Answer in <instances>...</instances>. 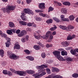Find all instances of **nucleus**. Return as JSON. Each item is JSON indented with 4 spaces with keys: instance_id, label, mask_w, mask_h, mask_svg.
Instances as JSON below:
<instances>
[{
    "instance_id": "4c0bfd02",
    "label": "nucleus",
    "mask_w": 78,
    "mask_h": 78,
    "mask_svg": "<svg viewBox=\"0 0 78 78\" xmlns=\"http://www.w3.org/2000/svg\"><path fill=\"white\" fill-rule=\"evenodd\" d=\"M35 11L36 12L38 13L39 12H44L43 10H35Z\"/></svg>"
},
{
    "instance_id": "f257e3e1",
    "label": "nucleus",
    "mask_w": 78,
    "mask_h": 78,
    "mask_svg": "<svg viewBox=\"0 0 78 78\" xmlns=\"http://www.w3.org/2000/svg\"><path fill=\"white\" fill-rule=\"evenodd\" d=\"M26 14L33 15L34 14V12L30 9H24V11L21 12L22 15L20 16L22 20L23 21H27V17L25 16Z\"/></svg>"
},
{
    "instance_id": "9d476101",
    "label": "nucleus",
    "mask_w": 78,
    "mask_h": 78,
    "mask_svg": "<svg viewBox=\"0 0 78 78\" xmlns=\"http://www.w3.org/2000/svg\"><path fill=\"white\" fill-rule=\"evenodd\" d=\"M57 58L59 61H66V58H63L62 56H61L60 55L57 57Z\"/></svg>"
},
{
    "instance_id": "c03bdc74",
    "label": "nucleus",
    "mask_w": 78,
    "mask_h": 78,
    "mask_svg": "<svg viewBox=\"0 0 78 78\" xmlns=\"http://www.w3.org/2000/svg\"><path fill=\"white\" fill-rule=\"evenodd\" d=\"M37 44H38V45H40L41 47H45V46L44 45V44H42L41 43H40V42H38V43H37Z\"/></svg>"
},
{
    "instance_id": "13d9d810",
    "label": "nucleus",
    "mask_w": 78,
    "mask_h": 78,
    "mask_svg": "<svg viewBox=\"0 0 78 78\" xmlns=\"http://www.w3.org/2000/svg\"><path fill=\"white\" fill-rule=\"evenodd\" d=\"M36 33L37 34L39 35V34H40L41 33V30H38L37 31H36Z\"/></svg>"
},
{
    "instance_id": "f704fd0d",
    "label": "nucleus",
    "mask_w": 78,
    "mask_h": 78,
    "mask_svg": "<svg viewBox=\"0 0 78 78\" xmlns=\"http://www.w3.org/2000/svg\"><path fill=\"white\" fill-rule=\"evenodd\" d=\"M7 55L8 56H9H9H11V55H12V52H11V51H7Z\"/></svg>"
},
{
    "instance_id": "49530a36",
    "label": "nucleus",
    "mask_w": 78,
    "mask_h": 78,
    "mask_svg": "<svg viewBox=\"0 0 78 78\" xmlns=\"http://www.w3.org/2000/svg\"><path fill=\"white\" fill-rule=\"evenodd\" d=\"M41 56L43 58H45L46 56L45 54L44 53H43L41 54Z\"/></svg>"
},
{
    "instance_id": "9b49d317",
    "label": "nucleus",
    "mask_w": 78,
    "mask_h": 78,
    "mask_svg": "<svg viewBox=\"0 0 78 78\" xmlns=\"http://www.w3.org/2000/svg\"><path fill=\"white\" fill-rule=\"evenodd\" d=\"M34 36L36 39H38V40H39L41 39V36L40 35H36V33H34Z\"/></svg>"
},
{
    "instance_id": "dca6fc26",
    "label": "nucleus",
    "mask_w": 78,
    "mask_h": 78,
    "mask_svg": "<svg viewBox=\"0 0 78 78\" xmlns=\"http://www.w3.org/2000/svg\"><path fill=\"white\" fill-rule=\"evenodd\" d=\"M63 46V47H67V45H69V42H67V41H65L64 42H63L62 43Z\"/></svg>"
},
{
    "instance_id": "1a4fd4ad",
    "label": "nucleus",
    "mask_w": 78,
    "mask_h": 78,
    "mask_svg": "<svg viewBox=\"0 0 78 78\" xmlns=\"http://www.w3.org/2000/svg\"><path fill=\"white\" fill-rule=\"evenodd\" d=\"M7 41L5 43L6 47H9V44H10V41L11 39L9 38H7Z\"/></svg>"
},
{
    "instance_id": "c756f323",
    "label": "nucleus",
    "mask_w": 78,
    "mask_h": 78,
    "mask_svg": "<svg viewBox=\"0 0 78 78\" xmlns=\"http://www.w3.org/2000/svg\"><path fill=\"white\" fill-rule=\"evenodd\" d=\"M24 51L26 53L27 55H30V51L28 49H26Z\"/></svg>"
},
{
    "instance_id": "3c124183",
    "label": "nucleus",
    "mask_w": 78,
    "mask_h": 78,
    "mask_svg": "<svg viewBox=\"0 0 78 78\" xmlns=\"http://www.w3.org/2000/svg\"><path fill=\"white\" fill-rule=\"evenodd\" d=\"M31 0H26V3H27V4H30V3L31 2Z\"/></svg>"
},
{
    "instance_id": "e433bc0d",
    "label": "nucleus",
    "mask_w": 78,
    "mask_h": 78,
    "mask_svg": "<svg viewBox=\"0 0 78 78\" xmlns=\"http://www.w3.org/2000/svg\"><path fill=\"white\" fill-rule=\"evenodd\" d=\"M57 28V27H56V26L54 27H52L50 28V30L51 31H55V30H56Z\"/></svg>"
},
{
    "instance_id": "6ab92c4d",
    "label": "nucleus",
    "mask_w": 78,
    "mask_h": 78,
    "mask_svg": "<svg viewBox=\"0 0 78 78\" xmlns=\"http://www.w3.org/2000/svg\"><path fill=\"white\" fill-rule=\"evenodd\" d=\"M59 27L60 28H61L62 30H66L67 29V27L64 26L60 25Z\"/></svg>"
},
{
    "instance_id": "0eeeda50",
    "label": "nucleus",
    "mask_w": 78,
    "mask_h": 78,
    "mask_svg": "<svg viewBox=\"0 0 78 78\" xmlns=\"http://www.w3.org/2000/svg\"><path fill=\"white\" fill-rule=\"evenodd\" d=\"M39 7L41 9H44L45 8V3H40L39 5Z\"/></svg>"
},
{
    "instance_id": "7ed1b4c3",
    "label": "nucleus",
    "mask_w": 78,
    "mask_h": 78,
    "mask_svg": "<svg viewBox=\"0 0 78 78\" xmlns=\"http://www.w3.org/2000/svg\"><path fill=\"white\" fill-rule=\"evenodd\" d=\"M16 7L15 6H10L8 5L6 8H2L1 9L3 11V12H6L7 13H9L10 11H12L14 9H15Z\"/></svg>"
},
{
    "instance_id": "09e8293b",
    "label": "nucleus",
    "mask_w": 78,
    "mask_h": 78,
    "mask_svg": "<svg viewBox=\"0 0 78 78\" xmlns=\"http://www.w3.org/2000/svg\"><path fill=\"white\" fill-rule=\"evenodd\" d=\"M7 74L9 76H12V73L10 71H8L7 73Z\"/></svg>"
},
{
    "instance_id": "20e7f679",
    "label": "nucleus",
    "mask_w": 78,
    "mask_h": 78,
    "mask_svg": "<svg viewBox=\"0 0 78 78\" xmlns=\"http://www.w3.org/2000/svg\"><path fill=\"white\" fill-rule=\"evenodd\" d=\"M44 68H48V66L46 65H42L41 66H37L36 67L37 69H39L40 72H44L45 70V69H44Z\"/></svg>"
},
{
    "instance_id": "864d4df0",
    "label": "nucleus",
    "mask_w": 78,
    "mask_h": 78,
    "mask_svg": "<svg viewBox=\"0 0 78 78\" xmlns=\"http://www.w3.org/2000/svg\"><path fill=\"white\" fill-rule=\"evenodd\" d=\"M60 17L61 18V19H62V20H63L64 19V15H62L60 16Z\"/></svg>"
},
{
    "instance_id": "4be33fe9",
    "label": "nucleus",
    "mask_w": 78,
    "mask_h": 78,
    "mask_svg": "<svg viewBox=\"0 0 78 78\" xmlns=\"http://www.w3.org/2000/svg\"><path fill=\"white\" fill-rule=\"evenodd\" d=\"M61 12L62 13L66 14L67 13V10L65 8H63L61 9Z\"/></svg>"
},
{
    "instance_id": "79ce46f5",
    "label": "nucleus",
    "mask_w": 78,
    "mask_h": 78,
    "mask_svg": "<svg viewBox=\"0 0 78 78\" xmlns=\"http://www.w3.org/2000/svg\"><path fill=\"white\" fill-rule=\"evenodd\" d=\"M46 71L49 74H50V73L51 70H50V69L46 68Z\"/></svg>"
},
{
    "instance_id": "a18cd8bd",
    "label": "nucleus",
    "mask_w": 78,
    "mask_h": 78,
    "mask_svg": "<svg viewBox=\"0 0 78 78\" xmlns=\"http://www.w3.org/2000/svg\"><path fill=\"white\" fill-rule=\"evenodd\" d=\"M3 73L5 75H7L8 74V71L6 70H4L3 72Z\"/></svg>"
},
{
    "instance_id": "423d86ee",
    "label": "nucleus",
    "mask_w": 78,
    "mask_h": 78,
    "mask_svg": "<svg viewBox=\"0 0 78 78\" xmlns=\"http://www.w3.org/2000/svg\"><path fill=\"white\" fill-rule=\"evenodd\" d=\"M9 58L10 59L16 60L18 59L19 58V56H17L14 54H12L10 56H9Z\"/></svg>"
},
{
    "instance_id": "6e6d98bb",
    "label": "nucleus",
    "mask_w": 78,
    "mask_h": 78,
    "mask_svg": "<svg viewBox=\"0 0 78 78\" xmlns=\"http://www.w3.org/2000/svg\"><path fill=\"white\" fill-rule=\"evenodd\" d=\"M56 69V68L53 67L52 68V72H55V69Z\"/></svg>"
},
{
    "instance_id": "f03ea898",
    "label": "nucleus",
    "mask_w": 78,
    "mask_h": 78,
    "mask_svg": "<svg viewBox=\"0 0 78 78\" xmlns=\"http://www.w3.org/2000/svg\"><path fill=\"white\" fill-rule=\"evenodd\" d=\"M10 70L11 72H14V73L17 74L20 76H23V75H26V72L29 74H31L32 70H27L26 71V72H23L22 71H16L12 68H10Z\"/></svg>"
},
{
    "instance_id": "5fc2aeb1",
    "label": "nucleus",
    "mask_w": 78,
    "mask_h": 78,
    "mask_svg": "<svg viewBox=\"0 0 78 78\" xmlns=\"http://www.w3.org/2000/svg\"><path fill=\"white\" fill-rule=\"evenodd\" d=\"M63 21H66L67 22H69V18H64L63 20Z\"/></svg>"
},
{
    "instance_id": "aec40b11",
    "label": "nucleus",
    "mask_w": 78,
    "mask_h": 78,
    "mask_svg": "<svg viewBox=\"0 0 78 78\" xmlns=\"http://www.w3.org/2000/svg\"><path fill=\"white\" fill-rule=\"evenodd\" d=\"M63 4L66 6H70V3L69 2H63Z\"/></svg>"
},
{
    "instance_id": "ea45409f",
    "label": "nucleus",
    "mask_w": 78,
    "mask_h": 78,
    "mask_svg": "<svg viewBox=\"0 0 78 78\" xmlns=\"http://www.w3.org/2000/svg\"><path fill=\"white\" fill-rule=\"evenodd\" d=\"M53 46V45L52 44L49 45L48 44H47L46 45V47L47 48H49V47H51Z\"/></svg>"
},
{
    "instance_id": "052dcab7",
    "label": "nucleus",
    "mask_w": 78,
    "mask_h": 78,
    "mask_svg": "<svg viewBox=\"0 0 78 78\" xmlns=\"http://www.w3.org/2000/svg\"><path fill=\"white\" fill-rule=\"evenodd\" d=\"M20 33V30H18L16 31V34H19Z\"/></svg>"
},
{
    "instance_id": "c9c22d12",
    "label": "nucleus",
    "mask_w": 78,
    "mask_h": 78,
    "mask_svg": "<svg viewBox=\"0 0 78 78\" xmlns=\"http://www.w3.org/2000/svg\"><path fill=\"white\" fill-rule=\"evenodd\" d=\"M67 40H71V39H72V36L70 35H69L67 37Z\"/></svg>"
},
{
    "instance_id": "6e6552de",
    "label": "nucleus",
    "mask_w": 78,
    "mask_h": 78,
    "mask_svg": "<svg viewBox=\"0 0 78 78\" xmlns=\"http://www.w3.org/2000/svg\"><path fill=\"white\" fill-rule=\"evenodd\" d=\"M53 55L55 56L56 57H57L58 56L60 55V51H55L53 52Z\"/></svg>"
},
{
    "instance_id": "e2e57ef3",
    "label": "nucleus",
    "mask_w": 78,
    "mask_h": 78,
    "mask_svg": "<svg viewBox=\"0 0 78 78\" xmlns=\"http://www.w3.org/2000/svg\"><path fill=\"white\" fill-rule=\"evenodd\" d=\"M59 71V70L58 68H55V72H58Z\"/></svg>"
},
{
    "instance_id": "bf43d9fd",
    "label": "nucleus",
    "mask_w": 78,
    "mask_h": 78,
    "mask_svg": "<svg viewBox=\"0 0 78 78\" xmlns=\"http://www.w3.org/2000/svg\"><path fill=\"white\" fill-rule=\"evenodd\" d=\"M11 30L12 32H13V33H16V29H11Z\"/></svg>"
},
{
    "instance_id": "f8f14e48",
    "label": "nucleus",
    "mask_w": 78,
    "mask_h": 78,
    "mask_svg": "<svg viewBox=\"0 0 78 78\" xmlns=\"http://www.w3.org/2000/svg\"><path fill=\"white\" fill-rule=\"evenodd\" d=\"M26 59H28V60H29V61H34V57H33L30 56H27L26 57Z\"/></svg>"
},
{
    "instance_id": "8fccbe9b",
    "label": "nucleus",
    "mask_w": 78,
    "mask_h": 78,
    "mask_svg": "<svg viewBox=\"0 0 78 78\" xmlns=\"http://www.w3.org/2000/svg\"><path fill=\"white\" fill-rule=\"evenodd\" d=\"M18 37H22L23 36V35L22 33L21 32L18 35Z\"/></svg>"
},
{
    "instance_id": "69168bd1",
    "label": "nucleus",
    "mask_w": 78,
    "mask_h": 78,
    "mask_svg": "<svg viewBox=\"0 0 78 78\" xmlns=\"http://www.w3.org/2000/svg\"><path fill=\"white\" fill-rule=\"evenodd\" d=\"M58 76H60V75H56L54 76H52V78H56V77H58Z\"/></svg>"
},
{
    "instance_id": "473e14b6",
    "label": "nucleus",
    "mask_w": 78,
    "mask_h": 78,
    "mask_svg": "<svg viewBox=\"0 0 78 78\" xmlns=\"http://www.w3.org/2000/svg\"><path fill=\"white\" fill-rule=\"evenodd\" d=\"M53 19H54V20H55V22H56L57 23H58V22H59V21H60L59 19L56 17L53 18Z\"/></svg>"
},
{
    "instance_id": "338daca9",
    "label": "nucleus",
    "mask_w": 78,
    "mask_h": 78,
    "mask_svg": "<svg viewBox=\"0 0 78 78\" xmlns=\"http://www.w3.org/2000/svg\"><path fill=\"white\" fill-rule=\"evenodd\" d=\"M44 14L42 13H39V15H40V16H42V17H43V16H44Z\"/></svg>"
},
{
    "instance_id": "2eb2a0df",
    "label": "nucleus",
    "mask_w": 78,
    "mask_h": 78,
    "mask_svg": "<svg viewBox=\"0 0 78 78\" xmlns=\"http://www.w3.org/2000/svg\"><path fill=\"white\" fill-rule=\"evenodd\" d=\"M9 25L10 28H14L15 27L14 24L12 22H9Z\"/></svg>"
},
{
    "instance_id": "de8ad7c7",
    "label": "nucleus",
    "mask_w": 78,
    "mask_h": 78,
    "mask_svg": "<svg viewBox=\"0 0 78 78\" xmlns=\"http://www.w3.org/2000/svg\"><path fill=\"white\" fill-rule=\"evenodd\" d=\"M32 76H35V77H36V76L37 77H39V74H38V73H37L36 74H33L32 75Z\"/></svg>"
},
{
    "instance_id": "f3484780",
    "label": "nucleus",
    "mask_w": 78,
    "mask_h": 78,
    "mask_svg": "<svg viewBox=\"0 0 78 78\" xmlns=\"http://www.w3.org/2000/svg\"><path fill=\"white\" fill-rule=\"evenodd\" d=\"M34 48L35 50H40V48H41V47H40L39 46L35 45L34 46Z\"/></svg>"
},
{
    "instance_id": "2f4dec72",
    "label": "nucleus",
    "mask_w": 78,
    "mask_h": 78,
    "mask_svg": "<svg viewBox=\"0 0 78 78\" xmlns=\"http://www.w3.org/2000/svg\"><path fill=\"white\" fill-rule=\"evenodd\" d=\"M54 10V8L51 7H50L48 8V12H50V11H52Z\"/></svg>"
},
{
    "instance_id": "a211bd4d",
    "label": "nucleus",
    "mask_w": 78,
    "mask_h": 78,
    "mask_svg": "<svg viewBox=\"0 0 78 78\" xmlns=\"http://www.w3.org/2000/svg\"><path fill=\"white\" fill-rule=\"evenodd\" d=\"M0 55L2 57H3L4 56V51L3 49L0 50Z\"/></svg>"
},
{
    "instance_id": "774afa93",
    "label": "nucleus",
    "mask_w": 78,
    "mask_h": 78,
    "mask_svg": "<svg viewBox=\"0 0 78 78\" xmlns=\"http://www.w3.org/2000/svg\"><path fill=\"white\" fill-rule=\"evenodd\" d=\"M56 34V31H54L52 33V35H55Z\"/></svg>"
},
{
    "instance_id": "412c9836",
    "label": "nucleus",
    "mask_w": 78,
    "mask_h": 78,
    "mask_svg": "<svg viewBox=\"0 0 78 78\" xmlns=\"http://www.w3.org/2000/svg\"><path fill=\"white\" fill-rule=\"evenodd\" d=\"M1 36V37H4V38H6V39H7V38L8 37H7V35L6 34H5L3 33L2 32L1 34H0Z\"/></svg>"
},
{
    "instance_id": "72a5a7b5",
    "label": "nucleus",
    "mask_w": 78,
    "mask_h": 78,
    "mask_svg": "<svg viewBox=\"0 0 78 78\" xmlns=\"http://www.w3.org/2000/svg\"><path fill=\"white\" fill-rule=\"evenodd\" d=\"M46 22L47 23H51L53 22V20L51 19H50L46 21Z\"/></svg>"
},
{
    "instance_id": "a878e982",
    "label": "nucleus",
    "mask_w": 78,
    "mask_h": 78,
    "mask_svg": "<svg viewBox=\"0 0 78 78\" xmlns=\"http://www.w3.org/2000/svg\"><path fill=\"white\" fill-rule=\"evenodd\" d=\"M67 28L69 30H73L74 28V27L72 25H69Z\"/></svg>"
},
{
    "instance_id": "5701e85b",
    "label": "nucleus",
    "mask_w": 78,
    "mask_h": 78,
    "mask_svg": "<svg viewBox=\"0 0 78 78\" xmlns=\"http://www.w3.org/2000/svg\"><path fill=\"white\" fill-rule=\"evenodd\" d=\"M46 74V72H42L40 74H38L39 77H42V76L45 75Z\"/></svg>"
},
{
    "instance_id": "58836bf2",
    "label": "nucleus",
    "mask_w": 78,
    "mask_h": 78,
    "mask_svg": "<svg viewBox=\"0 0 78 78\" xmlns=\"http://www.w3.org/2000/svg\"><path fill=\"white\" fill-rule=\"evenodd\" d=\"M21 32L22 33V34H23V36H24V35H25V34H26L27 33V31H26V30H22V31H21Z\"/></svg>"
},
{
    "instance_id": "cd10ccee",
    "label": "nucleus",
    "mask_w": 78,
    "mask_h": 78,
    "mask_svg": "<svg viewBox=\"0 0 78 78\" xmlns=\"http://www.w3.org/2000/svg\"><path fill=\"white\" fill-rule=\"evenodd\" d=\"M66 61H69L70 62H72V61H73V59L70 58V57H68L66 59H65Z\"/></svg>"
},
{
    "instance_id": "37998d69",
    "label": "nucleus",
    "mask_w": 78,
    "mask_h": 78,
    "mask_svg": "<svg viewBox=\"0 0 78 78\" xmlns=\"http://www.w3.org/2000/svg\"><path fill=\"white\" fill-rule=\"evenodd\" d=\"M33 23H27V25L28 27H31L33 26Z\"/></svg>"
},
{
    "instance_id": "4468645a",
    "label": "nucleus",
    "mask_w": 78,
    "mask_h": 78,
    "mask_svg": "<svg viewBox=\"0 0 78 78\" xmlns=\"http://www.w3.org/2000/svg\"><path fill=\"white\" fill-rule=\"evenodd\" d=\"M14 49H16L17 50H19L20 48V45L18 44H15L14 47Z\"/></svg>"
},
{
    "instance_id": "680f3d73",
    "label": "nucleus",
    "mask_w": 78,
    "mask_h": 78,
    "mask_svg": "<svg viewBox=\"0 0 78 78\" xmlns=\"http://www.w3.org/2000/svg\"><path fill=\"white\" fill-rule=\"evenodd\" d=\"M21 41L23 42H25L26 41L25 39V38H23L21 39Z\"/></svg>"
},
{
    "instance_id": "0e129e2a",
    "label": "nucleus",
    "mask_w": 78,
    "mask_h": 78,
    "mask_svg": "<svg viewBox=\"0 0 78 78\" xmlns=\"http://www.w3.org/2000/svg\"><path fill=\"white\" fill-rule=\"evenodd\" d=\"M25 39L26 41H28L29 39V36L28 35H27Z\"/></svg>"
},
{
    "instance_id": "39448f33",
    "label": "nucleus",
    "mask_w": 78,
    "mask_h": 78,
    "mask_svg": "<svg viewBox=\"0 0 78 78\" xmlns=\"http://www.w3.org/2000/svg\"><path fill=\"white\" fill-rule=\"evenodd\" d=\"M51 34V32L50 31H48L47 32L46 34V37H47V38L49 37V36L50 35L49 39L50 40H51L53 39V36Z\"/></svg>"
},
{
    "instance_id": "ddd939ff",
    "label": "nucleus",
    "mask_w": 78,
    "mask_h": 78,
    "mask_svg": "<svg viewBox=\"0 0 78 78\" xmlns=\"http://www.w3.org/2000/svg\"><path fill=\"white\" fill-rule=\"evenodd\" d=\"M19 23L21 24L23 26H27V22H25L24 21H20L19 22Z\"/></svg>"
},
{
    "instance_id": "4d7b16f0",
    "label": "nucleus",
    "mask_w": 78,
    "mask_h": 78,
    "mask_svg": "<svg viewBox=\"0 0 78 78\" xmlns=\"http://www.w3.org/2000/svg\"><path fill=\"white\" fill-rule=\"evenodd\" d=\"M72 47H68V48H66V50H71V49H72Z\"/></svg>"
},
{
    "instance_id": "7c9ffc66",
    "label": "nucleus",
    "mask_w": 78,
    "mask_h": 78,
    "mask_svg": "<svg viewBox=\"0 0 78 78\" xmlns=\"http://www.w3.org/2000/svg\"><path fill=\"white\" fill-rule=\"evenodd\" d=\"M61 55L62 56H66L67 55V53L66 52H64V51H61Z\"/></svg>"
},
{
    "instance_id": "603ef678",
    "label": "nucleus",
    "mask_w": 78,
    "mask_h": 78,
    "mask_svg": "<svg viewBox=\"0 0 78 78\" xmlns=\"http://www.w3.org/2000/svg\"><path fill=\"white\" fill-rule=\"evenodd\" d=\"M43 17H49V16H48V15H47V14H43Z\"/></svg>"
},
{
    "instance_id": "b1692460",
    "label": "nucleus",
    "mask_w": 78,
    "mask_h": 78,
    "mask_svg": "<svg viewBox=\"0 0 78 78\" xmlns=\"http://www.w3.org/2000/svg\"><path fill=\"white\" fill-rule=\"evenodd\" d=\"M7 33L8 34H9V35H12V34H13V33L12 32L11 30H8L7 31Z\"/></svg>"
},
{
    "instance_id": "393cba45",
    "label": "nucleus",
    "mask_w": 78,
    "mask_h": 78,
    "mask_svg": "<svg viewBox=\"0 0 78 78\" xmlns=\"http://www.w3.org/2000/svg\"><path fill=\"white\" fill-rule=\"evenodd\" d=\"M69 19L70 20H73L75 19V17L73 15H71L69 17Z\"/></svg>"
},
{
    "instance_id": "a19ab883",
    "label": "nucleus",
    "mask_w": 78,
    "mask_h": 78,
    "mask_svg": "<svg viewBox=\"0 0 78 78\" xmlns=\"http://www.w3.org/2000/svg\"><path fill=\"white\" fill-rule=\"evenodd\" d=\"M35 20H37V21H41V20H42L41 18H40V17H37L36 18Z\"/></svg>"
},
{
    "instance_id": "c85d7f7f",
    "label": "nucleus",
    "mask_w": 78,
    "mask_h": 78,
    "mask_svg": "<svg viewBox=\"0 0 78 78\" xmlns=\"http://www.w3.org/2000/svg\"><path fill=\"white\" fill-rule=\"evenodd\" d=\"M70 53L72 54V55H75V50L74 49H72L70 50Z\"/></svg>"
},
{
    "instance_id": "bb28decb",
    "label": "nucleus",
    "mask_w": 78,
    "mask_h": 78,
    "mask_svg": "<svg viewBox=\"0 0 78 78\" xmlns=\"http://www.w3.org/2000/svg\"><path fill=\"white\" fill-rule=\"evenodd\" d=\"M72 76L73 78H78V73H75L72 74Z\"/></svg>"
}]
</instances>
